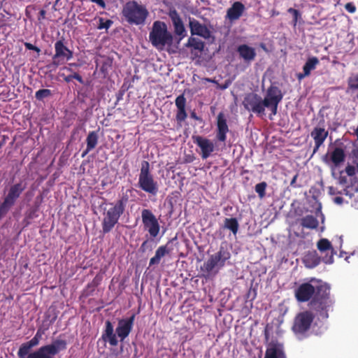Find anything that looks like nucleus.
<instances>
[{"label": "nucleus", "mask_w": 358, "mask_h": 358, "mask_svg": "<svg viewBox=\"0 0 358 358\" xmlns=\"http://www.w3.org/2000/svg\"><path fill=\"white\" fill-rule=\"evenodd\" d=\"M301 225L306 229H316L318 227L317 219L312 215H308L300 220Z\"/></svg>", "instance_id": "2f4dec72"}, {"label": "nucleus", "mask_w": 358, "mask_h": 358, "mask_svg": "<svg viewBox=\"0 0 358 358\" xmlns=\"http://www.w3.org/2000/svg\"><path fill=\"white\" fill-rule=\"evenodd\" d=\"M244 9V5L239 1H236L228 9L227 16L231 21L238 20L241 16Z\"/></svg>", "instance_id": "cd10ccee"}, {"label": "nucleus", "mask_w": 358, "mask_h": 358, "mask_svg": "<svg viewBox=\"0 0 358 358\" xmlns=\"http://www.w3.org/2000/svg\"><path fill=\"white\" fill-rule=\"evenodd\" d=\"M69 67L66 66L64 68V70H66L69 72L73 73V66L77 67L79 66V64H77L76 63H70L69 64Z\"/></svg>", "instance_id": "09e8293b"}, {"label": "nucleus", "mask_w": 358, "mask_h": 358, "mask_svg": "<svg viewBox=\"0 0 358 358\" xmlns=\"http://www.w3.org/2000/svg\"><path fill=\"white\" fill-rule=\"evenodd\" d=\"M345 8L348 11L352 13L356 10L355 6L352 3H348Z\"/></svg>", "instance_id": "49530a36"}, {"label": "nucleus", "mask_w": 358, "mask_h": 358, "mask_svg": "<svg viewBox=\"0 0 358 358\" xmlns=\"http://www.w3.org/2000/svg\"><path fill=\"white\" fill-rule=\"evenodd\" d=\"M189 25L192 35H198L207 38L210 36V31L206 26L201 24L194 18L189 19Z\"/></svg>", "instance_id": "b1692460"}, {"label": "nucleus", "mask_w": 358, "mask_h": 358, "mask_svg": "<svg viewBox=\"0 0 358 358\" xmlns=\"http://www.w3.org/2000/svg\"><path fill=\"white\" fill-rule=\"evenodd\" d=\"M231 257L230 252L224 247L221 246L219 251L211 255L210 258L204 262L201 270L210 274L216 267H223L225 262Z\"/></svg>", "instance_id": "ddd939ff"}, {"label": "nucleus", "mask_w": 358, "mask_h": 358, "mask_svg": "<svg viewBox=\"0 0 358 358\" xmlns=\"http://www.w3.org/2000/svg\"><path fill=\"white\" fill-rule=\"evenodd\" d=\"M328 131L324 127L317 126L313 128L310 132V136L313 138L315 146L313 148V154L316 153L320 146H322L328 136Z\"/></svg>", "instance_id": "6ab92c4d"}, {"label": "nucleus", "mask_w": 358, "mask_h": 358, "mask_svg": "<svg viewBox=\"0 0 358 358\" xmlns=\"http://www.w3.org/2000/svg\"><path fill=\"white\" fill-rule=\"evenodd\" d=\"M128 201L129 197L125 194L115 201L109 203L108 208L103 209L101 222L103 234L109 233L118 223L120 218L125 212Z\"/></svg>", "instance_id": "7ed1b4c3"}, {"label": "nucleus", "mask_w": 358, "mask_h": 358, "mask_svg": "<svg viewBox=\"0 0 358 358\" xmlns=\"http://www.w3.org/2000/svg\"><path fill=\"white\" fill-rule=\"evenodd\" d=\"M148 243H149V240H145L141 244V245L140 247V250L142 252H145L147 250V249L148 248Z\"/></svg>", "instance_id": "de8ad7c7"}, {"label": "nucleus", "mask_w": 358, "mask_h": 358, "mask_svg": "<svg viewBox=\"0 0 358 358\" xmlns=\"http://www.w3.org/2000/svg\"><path fill=\"white\" fill-rule=\"evenodd\" d=\"M112 64L113 59L110 57L106 58L103 62L102 65L100 68V71L103 74L104 76H106L108 74V70L111 67Z\"/></svg>", "instance_id": "58836bf2"}, {"label": "nucleus", "mask_w": 358, "mask_h": 358, "mask_svg": "<svg viewBox=\"0 0 358 358\" xmlns=\"http://www.w3.org/2000/svg\"><path fill=\"white\" fill-rule=\"evenodd\" d=\"M98 139L99 136L97 131H90L86 138V147H87L88 149H94L98 144Z\"/></svg>", "instance_id": "72a5a7b5"}, {"label": "nucleus", "mask_w": 358, "mask_h": 358, "mask_svg": "<svg viewBox=\"0 0 358 358\" xmlns=\"http://www.w3.org/2000/svg\"><path fill=\"white\" fill-rule=\"evenodd\" d=\"M317 247L321 252L326 253L322 259V262L327 264H332L334 262V255L336 252L331 242L327 238H322L317 242Z\"/></svg>", "instance_id": "f3484780"}, {"label": "nucleus", "mask_w": 358, "mask_h": 358, "mask_svg": "<svg viewBox=\"0 0 358 358\" xmlns=\"http://www.w3.org/2000/svg\"><path fill=\"white\" fill-rule=\"evenodd\" d=\"M56 52L52 58V64L58 66L72 57L73 53L66 46H55Z\"/></svg>", "instance_id": "aec40b11"}, {"label": "nucleus", "mask_w": 358, "mask_h": 358, "mask_svg": "<svg viewBox=\"0 0 358 358\" xmlns=\"http://www.w3.org/2000/svg\"><path fill=\"white\" fill-rule=\"evenodd\" d=\"M251 292H252V289H250L249 291H248V298L250 297V295Z\"/></svg>", "instance_id": "338daca9"}, {"label": "nucleus", "mask_w": 358, "mask_h": 358, "mask_svg": "<svg viewBox=\"0 0 358 358\" xmlns=\"http://www.w3.org/2000/svg\"><path fill=\"white\" fill-rule=\"evenodd\" d=\"M52 93L49 89H41L36 92L35 97L38 101H42L45 98L52 96Z\"/></svg>", "instance_id": "c9c22d12"}, {"label": "nucleus", "mask_w": 358, "mask_h": 358, "mask_svg": "<svg viewBox=\"0 0 358 358\" xmlns=\"http://www.w3.org/2000/svg\"><path fill=\"white\" fill-rule=\"evenodd\" d=\"M138 185L144 192L152 195H156L158 192L157 182L154 180L150 171V164L148 161L141 162Z\"/></svg>", "instance_id": "423d86ee"}, {"label": "nucleus", "mask_w": 358, "mask_h": 358, "mask_svg": "<svg viewBox=\"0 0 358 358\" xmlns=\"http://www.w3.org/2000/svg\"><path fill=\"white\" fill-rule=\"evenodd\" d=\"M315 315L309 310L300 312L296 315L292 330L298 338L303 339L308 336Z\"/></svg>", "instance_id": "39448f33"}, {"label": "nucleus", "mask_w": 358, "mask_h": 358, "mask_svg": "<svg viewBox=\"0 0 358 358\" xmlns=\"http://www.w3.org/2000/svg\"><path fill=\"white\" fill-rule=\"evenodd\" d=\"M237 52L245 62L250 63L256 57L255 50L251 46H238Z\"/></svg>", "instance_id": "c85d7f7f"}, {"label": "nucleus", "mask_w": 358, "mask_h": 358, "mask_svg": "<svg viewBox=\"0 0 358 358\" xmlns=\"http://www.w3.org/2000/svg\"><path fill=\"white\" fill-rule=\"evenodd\" d=\"M160 50H166L170 54L180 52V46H158Z\"/></svg>", "instance_id": "ea45409f"}, {"label": "nucleus", "mask_w": 358, "mask_h": 358, "mask_svg": "<svg viewBox=\"0 0 358 358\" xmlns=\"http://www.w3.org/2000/svg\"><path fill=\"white\" fill-rule=\"evenodd\" d=\"M297 177H298V175L296 174L293 178L292 179L291 182H290V185L292 186V187H295L294 184L296 181V179H297Z\"/></svg>", "instance_id": "6e6d98bb"}, {"label": "nucleus", "mask_w": 358, "mask_h": 358, "mask_svg": "<svg viewBox=\"0 0 358 358\" xmlns=\"http://www.w3.org/2000/svg\"><path fill=\"white\" fill-rule=\"evenodd\" d=\"M289 12L293 13L295 18L296 19L297 18V16L299 15V12L296 10L293 9V8H289Z\"/></svg>", "instance_id": "5fc2aeb1"}, {"label": "nucleus", "mask_w": 358, "mask_h": 358, "mask_svg": "<svg viewBox=\"0 0 358 358\" xmlns=\"http://www.w3.org/2000/svg\"><path fill=\"white\" fill-rule=\"evenodd\" d=\"M66 345L65 340L57 339L52 343L43 345L36 350L31 352L25 358H55V356L57 354L66 350Z\"/></svg>", "instance_id": "1a4fd4ad"}, {"label": "nucleus", "mask_w": 358, "mask_h": 358, "mask_svg": "<svg viewBox=\"0 0 358 358\" xmlns=\"http://www.w3.org/2000/svg\"><path fill=\"white\" fill-rule=\"evenodd\" d=\"M334 301L330 294V287L322 281L317 282V292L310 302V308L322 320L329 317V311L332 310Z\"/></svg>", "instance_id": "f03ea898"}, {"label": "nucleus", "mask_w": 358, "mask_h": 358, "mask_svg": "<svg viewBox=\"0 0 358 358\" xmlns=\"http://www.w3.org/2000/svg\"><path fill=\"white\" fill-rule=\"evenodd\" d=\"M185 161L187 163H189V162H192V157H189L186 158Z\"/></svg>", "instance_id": "680f3d73"}, {"label": "nucleus", "mask_w": 358, "mask_h": 358, "mask_svg": "<svg viewBox=\"0 0 358 358\" xmlns=\"http://www.w3.org/2000/svg\"><path fill=\"white\" fill-rule=\"evenodd\" d=\"M345 154L343 148L336 147L331 152L329 157L327 154L324 157V162L329 164L331 162L334 167H338L345 161Z\"/></svg>", "instance_id": "412c9836"}, {"label": "nucleus", "mask_w": 358, "mask_h": 358, "mask_svg": "<svg viewBox=\"0 0 358 358\" xmlns=\"http://www.w3.org/2000/svg\"><path fill=\"white\" fill-rule=\"evenodd\" d=\"M29 50H35L37 52H39L41 50L38 46H26Z\"/></svg>", "instance_id": "4d7b16f0"}, {"label": "nucleus", "mask_w": 358, "mask_h": 358, "mask_svg": "<svg viewBox=\"0 0 358 358\" xmlns=\"http://www.w3.org/2000/svg\"><path fill=\"white\" fill-rule=\"evenodd\" d=\"M92 2H94L99 5L102 8H105L106 4L103 0H91Z\"/></svg>", "instance_id": "603ef678"}, {"label": "nucleus", "mask_w": 358, "mask_h": 358, "mask_svg": "<svg viewBox=\"0 0 358 358\" xmlns=\"http://www.w3.org/2000/svg\"><path fill=\"white\" fill-rule=\"evenodd\" d=\"M40 343L37 338L33 337L30 341L23 343L19 348L17 351V357L18 358H25L28 355H29L30 350L34 347L37 346Z\"/></svg>", "instance_id": "bb28decb"}, {"label": "nucleus", "mask_w": 358, "mask_h": 358, "mask_svg": "<svg viewBox=\"0 0 358 358\" xmlns=\"http://www.w3.org/2000/svg\"><path fill=\"white\" fill-rule=\"evenodd\" d=\"M282 98L281 90L276 86L271 85L264 99L258 94L250 92L245 94L242 103L245 109L259 117L265 115V108L271 110V115H275Z\"/></svg>", "instance_id": "f257e3e1"}, {"label": "nucleus", "mask_w": 358, "mask_h": 358, "mask_svg": "<svg viewBox=\"0 0 358 358\" xmlns=\"http://www.w3.org/2000/svg\"><path fill=\"white\" fill-rule=\"evenodd\" d=\"M355 135L357 136V139H358V127L356 128V129L355 130V132H354Z\"/></svg>", "instance_id": "e2e57ef3"}, {"label": "nucleus", "mask_w": 358, "mask_h": 358, "mask_svg": "<svg viewBox=\"0 0 358 358\" xmlns=\"http://www.w3.org/2000/svg\"><path fill=\"white\" fill-rule=\"evenodd\" d=\"M169 15L171 19L174 27V31L177 36L174 38V43H179L180 40L186 36L187 31L180 17L176 10H171Z\"/></svg>", "instance_id": "dca6fc26"}, {"label": "nucleus", "mask_w": 358, "mask_h": 358, "mask_svg": "<svg viewBox=\"0 0 358 358\" xmlns=\"http://www.w3.org/2000/svg\"><path fill=\"white\" fill-rule=\"evenodd\" d=\"M55 45H62V44L61 41H58L56 43Z\"/></svg>", "instance_id": "774afa93"}, {"label": "nucleus", "mask_w": 358, "mask_h": 358, "mask_svg": "<svg viewBox=\"0 0 358 358\" xmlns=\"http://www.w3.org/2000/svg\"><path fill=\"white\" fill-rule=\"evenodd\" d=\"M142 223L150 238L153 240L159 234L160 224L156 216L149 209H143L141 211Z\"/></svg>", "instance_id": "4468645a"}, {"label": "nucleus", "mask_w": 358, "mask_h": 358, "mask_svg": "<svg viewBox=\"0 0 358 358\" xmlns=\"http://www.w3.org/2000/svg\"><path fill=\"white\" fill-rule=\"evenodd\" d=\"M150 37L152 45H171L174 43V38L167 31L166 24L161 21L154 22Z\"/></svg>", "instance_id": "9d476101"}, {"label": "nucleus", "mask_w": 358, "mask_h": 358, "mask_svg": "<svg viewBox=\"0 0 358 358\" xmlns=\"http://www.w3.org/2000/svg\"><path fill=\"white\" fill-rule=\"evenodd\" d=\"M191 48V55L193 60L200 65L206 66L210 61L215 52H218L220 47L218 48L213 46H189Z\"/></svg>", "instance_id": "f8f14e48"}, {"label": "nucleus", "mask_w": 358, "mask_h": 358, "mask_svg": "<svg viewBox=\"0 0 358 358\" xmlns=\"http://www.w3.org/2000/svg\"><path fill=\"white\" fill-rule=\"evenodd\" d=\"M339 182L341 184H344L347 182V178L345 176H341L339 178Z\"/></svg>", "instance_id": "bf43d9fd"}, {"label": "nucleus", "mask_w": 358, "mask_h": 358, "mask_svg": "<svg viewBox=\"0 0 358 358\" xmlns=\"http://www.w3.org/2000/svg\"><path fill=\"white\" fill-rule=\"evenodd\" d=\"M168 245H161L157 249L155 256L150 259L149 266L159 264L161 259L169 253L171 250L168 248Z\"/></svg>", "instance_id": "c756f323"}, {"label": "nucleus", "mask_w": 358, "mask_h": 358, "mask_svg": "<svg viewBox=\"0 0 358 358\" xmlns=\"http://www.w3.org/2000/svg\"><path fill=\"white\" fill-rule=\"evenodd\" d=\"M266 187L267 183L266 182H262L255 185V192L257 193L260 199H263L265 196Z\"/></svg>", "instance_id": "e433bc0d"}, {"label": "nucleus", "mask_w": 358, "mask_h": 358, "mask_svg": "<svg viewBox=\"0 0 358 358\" xmlns=\"http://www.w3.org/2000/svg\"><path fill=\"white\" fill-rule=\"evenodd\" d=\"M176 106L177 107L176 120L182 122L187 118V113L185 110L186 99L184 94H180L176 99Z\"/></svg>", "instance_id": "a878e982"}, {"label": "nucleus", "mask_w": 358, "mask_h": 358, "mask_svg": "<svg viewBox=\"0 0 358 358\" xmlns=\"http://www.w3.org/2000/svg\"><path fill=\"white\" fill-rule=\"evenodd\" d=\"M264 358H287L283 345L278 341L269 343L265 352Z\"/></svg>", "instance_id": "a211bd4d"}, {"label": "nucleus", "mask_w": 358, "mask_h": 358, "mask_svg": "<svg viewBox=\"0 0 358 358\" xmlns=\"http://www.w3.org/2000/svg\"><path fill=\"white\" fill-rule=\"evenodd\" d=\"M206 80L209 82V83H214V80L211 79V78H206Z\"/></svg>", "instance_id": "0e129e2a"}, {"label": "nucleus", "mask_w": 358, "mask_h": 358, "mask_svg": "<svg viewBox=\"0 0 358 358\" xmlns=\"http://www.w3.org/2000/svg\"><path fill=\"white\" fill-rule=\"evenodd\" d=\"M227 87H228V85H227V84H225V85H222V87H220V88H221L222 90H224V89H226Z\"/></svg>", "instance_id": "69168bd1"}, {"label": "nucleus", "mask_w": 358, "mask_h": 358, "mask_svg": "<svg viewBox=\"0 0 358 358\" xmlns=\"http://www.w3.org/2000/svg\"><path fill=\"white\" fill-rule=\"evenodd\" d=\"M344 201V199L342 196H337L334 198V202L336 204L341 205Z\"/></svg>", "instance_id": "8fccbe9b"}, {"label": "nucleus", "mask_w": 358, "mask_h": 358, "mask_svg": "<svg viewBox=\"0 0 358 358\" xmlns=\"http://www.w3.org/2000/svg\"><path fill=\"white\" fill-rule=\"evenodd\" d=\"M36 212L37 208L30 210L27 213V217L29 219H34L36 217L38 216Z\"/></svg>", "instance_id": "a18cd8bd"}, {"label": "nucleus", "mask_w": 358, "mask_h": 358, "mask_svg": "<svg viewBox=\"0 0 358 358\" xmlns=\"http://www.w3.org/2000/svg\"><path fill=\"white\" fill-rule=\"evenodd\" d=\"M328 193L330 195L344 194V191H339L337 187L330 186L328 187Z\"/></svg>", "instance_id": "c03bdc74"}, {"label": "nucleus", "mask_w": 358, "mask_h": 358, "mask_svg": "<svg viewBox=\"0 0 358 358\" xmlns=\"http://www.w3.org/2000/svg\"><path fill=\"white\" fill-rule=\"evenodd\" d=\"M345 173L348 176H353L355 175L357 171L356 165L353 164V165L348 164L345 169Z\"/></svg>", "instance_id": "a19ab883"}, {"label": "nucleus", "mask_w": 358, "mask_h": 358, "mask_svg": "<svg viewBox=\"0 0 358 358\" xmlns=\"http://www.w3.org/2000/svg\"><path fill=\"white\" fill-rule=\"evenodd\" d=\"M190 116L194 120H199V117L196 115V113L194 111L191 113Z\"/></svg>", "instance_id": "052dcab7"}, {"label": "nucleus", "mask_w": 358, "mask_h": 358, "mask_svg": "<svg viewBox=\"0 0 358 358\" xmlns=\"http://www.w3.org/2000/svg\"><path fill=\"white\" fill-rule=\"evenodd\" d=\"M91 150V149H88V148L86 147L85 150L81 154V157H85Z\"/></svg>", "instance_id": "864d4df0"}, {"label": "nucleus", "mask_w": 358, "mask_h": 358, "mask_svg": "<svg viewBox=\"0 0 358 358\" xmlns=\"http://www.w3.org/2000/svg\"><path fill=\"white\" fill-rule=\"evenodd\" d=\"M319 280L311 278L309 282L301 283L294 290V296L298 302L304 303L311 301L317 292Z\"/></svg>", "instance_id": "9b49d317"}, {"label": "nucleus", "mask_w": 358, "mask_h": 358, "mask_svg": "<svg viewBox=\"0 0 358 358\" xmlns=\"http://www.w3.org/2000/svg\"><path fill=\"white\" fill-rule=\"evenodd\" d=\"M224 228L230 230L234 235H236L239 229V224L236 218H225Z\"/></svg>", "instance_id": "473e14b6"}, {"label": "nucleus", "mask_w": 358, "mask_h": 358, "mask_svg": "<svg viewBox=\"0 0 358 358\" xmlns=\"http://www.w3.org/2000/svg\"><path fill=\"white\" fill-rule=\"evenodd\" d=\"M192 141L201 149V157L203 159L208 158L211 153L214 151L213 143L201 136H193Z\"/></svg>", "instance_id": "2eb2a0df"}, {"label": "nucleus", "mask_w": 358, "mask_h": 358, "mask_svg": "<svg viewBox=\"0 0 358 358\" xmlns=\"http://www.w3.org/2000/svg\"><path fill=\"white\" fill-rule=\"evenodd\" d=\"M348 87L352 93L357 92L355 98L358 101V73L348 78Z\"/></svg>", "instance_id": "f704fd0d"}, {"label": "nucleus", "mask_w": 358, "mask_h": 358, "mask_svg": "<svg viewBox=\"0 0 358 358\" xmlns=\"http://www.w3.org/2000/svg\"><path fill=\"white\" fill-rule=\"evenodd\" d=\"M352 163L356 165L357 169L358 171V144L355 146V148L353 149L352 152Z\"/></svg>", "instance_id": "37998d69"}, {"label": "nucleus", "mask_w": 358, "mask_h": 358, "mask_svg": "<svg viewBox=\"0 0 358 358\" xmlns=\"http://www.w3.org/2000/svg\"><path fill=\"white\" fill-rule=\"evenodd\" d=\"M112 24V21L110 20H103L102 18L99 19V24L98 26V28L100 29H107L110 27Z\"/></svg>", "instance_id": "79ce46f5"}, {"label": "nucleus", "mask_w": 358, "mask_h": 358, "mask_svg": "<svg viewBox=\"0 0 358 358\" xmlns=\"http://www.w3.org/2000/svg\"><path fill=\"white\" fill-rule=\"evenodd\" d=\"M264 337H265V340L266 341H268L269 339V334H268V331L267 328H266L264 329Z\"/></svg>", "instance_id": "13d9d810"}, {"label": "nucleus", "mask_w": 358, "mask_h": 358, "mask_svg": "<svg viewBox=\"0 0 358 358\" xmlns=\"http://www.w3.org/2000/svg\"><path fill=\"white\" fill-rule=\"evenodd\" d=\"M122 14L129 23H144L148 12L146 8L136 1L127 2L123 8Z\"/></svg>", "instance_id": "0eeeda50"}, {"label": "nucleus", "mask_w": 358, "mask_h": 358, "mask_svg": "<svg viewBox=\"0 0 358 358\" xmlns=\"http://www.w3.org/2000/svg\"><path fill=\"white\" fill-rule=\"evenodd\" d=\"M43 333L42 331H41V330H40V329H38V330L36 331V334L34 335V337L35 338H37L38 341H41V338H42V335H43Z\"/></svg>", "instance_id": "3c124183"}, {"label": "nucleus", "mask_w": 358, "mask_h": 358, "mask_svg": "<svg viewBox=\"0 0 358 358\" xmlns=\"http://www.w3.org/2000/svg\"><path fill=\"white\" fill-rule=\"evenodd\" d=\"M60 76L63 77L64 80L66 83H70L73 79H76L80 83H83V79L82 76L76 72H73L72 74L65 76L64 73H61Z\"/></svg>", "instance_id": "4c0bfd02"}, {"label": "nucleus", "mask_w": 358, "mask_h": 358, "mask_svg": "<svg viewBox=\"0 0 358 358\" xmlns=\"http://www.w3.org/2000/svg\"><path fill=\"white\" fill-rule=\"evenodd\" d=\"M319 64V59L316 57L308 58L303 67V73H300L298 76L299 79H301L310 75V71L316 68Z\"/></svg>", "instance_id": "7c9ffc66"}, {"label": "nucleus", "mask_w": 358, "mask_h": 358, "mask_svg": "<svg viewBox=\"0 0 358 358\" xmlns=\"http://www.w3.org/2000/svg\"><path fill=\"white\" fill-rule=\"evenodd\" d=\"M344 195L348 198L346 203H350V205L355 209H358V184L352 183L343 189Z\"/></svg>", "instance_id": "5701e85b"}, {"label": "nucleus", "mask_w": 358, "mask_h": 358, "mask_svg": "<svg viewBox=\"0 0 358 358\" xmlns=\"http://www.w3.org/2000/svg\"><path fill=\"white\" fill-rule=\"evenodd\" d=\"M26 187V183L22 182H19L10 187L8 194L3 199V202L0 203V218L8 213Z\"/></svg>", "instance_id": "6e6552de"}, {"label": "nucleus", "mask_w": 358, "mask_h": 358, "mask_svg": "<svg viewBox=\"0 0 358 358\" xmlns=\"http://www.w3.org/2000/svg\"><path fill=\"white\" fill-rule=\"evenodd\" d=\"M302 262L306 268H313L320 264L321 257L316 250L308 251L305 253Z\"/></svg>", "instance_id": "393cba45"}, {"label": "nucleus", "mask_w": 358, "mask_h": 358, "mask_svg": "<svg viewBox=\"0 0 358 358\" xmlns=\"http://www.w3.org/2000/svg\"><path fill=\"white\" fill-rule=\"evenodd\" d=\"M135 320V314L127 319L120 320L114 334L113 325L107 320L105 322V329L102 334L101 338L105 342H108L111 346H117L118 341L117 336L123 341L130 334L132 330L134 322Z\"/></svg>", "instance_id": "20e7f679"}, {"label": "nucleus", "mask_w": 358, "mask_h": 358, "mask_svg": "<svg viewBox=\"0 0 358 358\" xmlns=\"http://www.w3.org/2000/svg\"><path fill=\"white\" fill-rule=\"evenodd\" d=\"M229 127L223 113H220L217 117L216 138L220 142H225Z\"/></svg>", "instance_id": "4be33fe9"}]
</instances>
